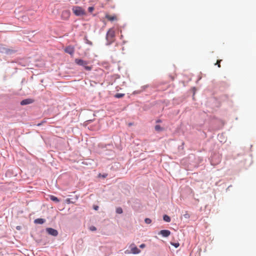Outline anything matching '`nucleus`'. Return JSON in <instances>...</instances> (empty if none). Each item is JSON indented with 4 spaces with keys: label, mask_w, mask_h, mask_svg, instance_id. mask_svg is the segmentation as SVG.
Returning a JSON list of instances; mask_svg holds the SVG:
<instances>
[{
    "label": "nucleus",
    "mask_w": 256,
    "mask_h": 256,
    "mask_svg": "<svg viewBox=\"0 0 256 256\" xmlns=\"http://www.w3.org/2000/svg\"><path fill=\"white\" fill-rule=\"evenodd\" d=\"M90 230L92 231H95L96 230V228L95 226H92L90 228Z\"/></svg>",
    "instance_id": "nucleus-21"
},
{
    "label": "nucleus",
    "mask_w": 256,
    "mask_h": 256,
    "mask_svg": "<svg viewBox=\"0 0 256 256\" xmlns=\"http://www.w3.org/2000/svg\"><path fill=\"white\" fill-rule=\"evenodd\" d=\"M34 102V100L32 98L24 99L20 102V104L22 106L26 105L32 104Z\"/></svg>",
    "instance_id": "nucleus-8"
},
{
    "label": "nucleus",
    "mask_w": 256,
    "mask_h": 256,
    "mask_svg": "<svg viewBox=\"0 0 256 256\" xmlns=\"http://www.w3.org/2000/svg\"><path fill=\"white\" fill-rule=\"evenodd\" d=\"M70 14V12L68 10H64L62 13V18L64 20H67Z\"/></svg>",
    "instance_id": "nucleus-6"
},
{
    "label": "nucleus",
    "mask_w": 256,
    "mask_h": 256,
    "mask_svg": "<svg viewBox=\"0 0 256 256\" xmlns=\"http://www.w3.org/2000/svg\"><path fill=\"white\" fill-rule=\"evenodd\" d=\"M158 234L164 237H168L170 234V232L167 230H161Z\"/></svg>",
    "instance_id": "nucleus-9"
},
{
    "label": "nucleus",
    "mask_w": 256,
    "mask_h": 256,
    "mask_svg": "<svg viewBox=\"0 0 256 256\" xmlns=\"http://www.w3.org/2000/svg\"><path fill=\"white\" fill-rule=\"evenodd\" d=\"M163 219L164 221L166 222H170V217L168 215H164L163 217Z\"/></svg>",
    "instance_id": "nucleus-15"
},
{
    "label": "nucleus",
    "mask_w": 256,
    "mask_h": 256,
    "mask_svg": "<svg viewBox=\"0 0 256 256\" xmlns=\"http://www.w3.org/2000/svg\"><path fill=\"white\" fill-rule=\"evenodd\" d=\"M72 10L76 16H82L86 14V10L82 8L79 6H73Z\"/></svg>",
    "instance_id": "nucleus-2"
},
{
    "label": "nucleus",
    "mask_w": 256,
    "mask_h": 256,
    "mask_svg": "<svg viewBox=\"0 0 256 256\" xmlns=\"http://www.w3.org/2000/svg\"><path fill=\"white\" fill-rule=\"evenodd\" d=\"M124 96V94H116L114 96L116 98H122Z\"/></svg>",
    "instance_id": "nucleus-16"
},
{
    "label": "nucleus",
    "mask_w": 256,
    "mask_h": 256,
    "mask_svg": "<svg viewBox=\"0 0 256 256\" xmlns=\"http://www.w3.org/2000/svg\"><path fill=\"white\" fill-rule=\"evenodd\" d=\"M130 248L131 252L134 254H138L140 252V250L134 244L130 246Z\"/></svg>",
    "instance_id": "nucleus-7"
},
{
    "label": "nucleus",
    "mask_w": 256,
    "mask_h": 256,
    "mask_svg": "<svg viewBox=\"0 0 256 256\" xmlns=\"http://www.w3.org/2000/svg\"><path fill=\"white\" fill-rule=\"evenodd\" d=\"M75 63L79 66H83L84 68V69L86 70L90 71L92 69V67L90 66H87V64L88 62L85 60H84L82 59L76 58L74 60Z\"/></svg>",
    "instance_id": "nucleus-3"
},
{
    "label": "nucleus",
    "mask_w": 256,
    "mask_h": 256,
    "mask_svg": "<svg viewBox=\"0 0 256 256\" xmlns=\"http://www.w3.org/2000/svg\"><path fill=\"white\" fill-rule=\"evenodd\" d=\"M162 122V121H161V120H156V122Z\"/></svg>",
    "instance_id": "nucleus-25"
},
{
    "label": "nucleus",
    "mask_w": 256,
    "mask_h": 256,
    "mask_svg": "<svg viewBox=\"0 0 256 256\" xmlns=\"http://www.w3.org/2000/svg\"><path fill=\"white\" fill-rule=\"evenodd\" d=\"M116 213L118 214H122V210L121 208L119 207V208H116Z\"/></svg>",
    "instance_id": "nucleus-17"
},
{
    "label": "nucleus",
    "mask_w": 256,
    "mask_h": 256,
    "mask_svg": "<svg viewBox=\"0 0 256 256\" xmlns=\"http://www.w3.org/2000/svg\"><path fill=\"white\" fill-rule=\"evenodd\" d=\"M46 220L44 218H37L34 220V222L36 224H42L45 222Z\"/></svg>",
    "instance_id": "nucleus-12"
},
{
    "label": "nucleus",
    "mask_w": 256,
    "mask_h": 256,
    "mask_svg": "<svg viewBox=\"0 0 256 256\" xmlns=\"http://www.w3.org/2000/svg\"><path fill=\"white\" fill-rule=\"evenodd\" d=\"M98 206H96L94 208V210H98Z\"/></svg>",
    "instance_id": "nucleus-24"
},
{
    "label": "nucleus",
    "mask_w": 256,
    "mask_h": 256,
    "mask_svg": "<svg viewBox=\"0 0 256 256\" xmlns=\"http://www.w3.org/2000/svg\"><path fill=\"white\" fill-rule=\"evenodd\" d=\"M155 130L157 132H161L164 130V128L160 125H156L154 127Z\"/></svg>",
    "instance_id": "nucleus-13"
},
{
    "label": "nucleus",
    "mask_w": 256,
    "mask_h": 256,
    "mask_svg": "<svg viewBox=\"0 0 256 256\" xmlns=\"http://www.w3.org/2000/svg\"><path fill=\"white\" fill-rule=\"evenodd\" d=\"M115 37V31L114 28H112L109 29L108 31L106 39L108 42V44H110L112 42H113L114 40Z\"/></svg>",
    "instance_id": "nucleus-1"
},
{
    "label": "nucleus",
    "mask_w": 256,
    "mask_h": 256,
    "mask_svg": "<svg viewBox=\"0 0 256 256\" xmlns=\"http://www.w3.org/2000/svg\"><path fill=\"white\" fill-rule=\"evenodd\" d=\"M16 229H17V230H20V226H18L16 227Z\"/></svg>",
    "instance_id": "nucleus-26"
},
{
    "label": "nucleus",
    "mask_w": 256,
    "mask_h": 256,
    "mask_svg": "<svg viewBox=\"0 0 256 256\" xmlns=\"http://www.w3.org/2000/svg\"><path fill=\"white\" fill-rule=\"evenodd\" d=\"M126 253H127V254H129L130 252H126Z\"/></svg>",
    "instance_id": "nucleus-27"
},
{
    "label": "nucleus",
    "mask_w": 256,
    "mask_h": 256,
    "mask_svg": "<svg viewBox=\"0 0 256 256\" xmlns=\"http://www.w3.org/2000/svg\"><path fill=\"white\" fill-rule=\"evenodd\" d=\"M0 52L2 53H5L6 54H12L16 52V50L6 48L4 46L0 45Z\"/></svg>",
    "instance_id": "nucleus-4"
},
{
    "label": "nucleus",
    "mask_w": 256,
    "mask_h": 256,
    "mask_svg": "<svg viewBox=\"0 0 256 256\" xmlns=\"http://www.w3.org/2000/svg\"><path fill=\"white\" fill-rule=\"evenodd\" d=\"M144 222L146 224H150L152 222V220L148 218H146L145 220H144Z\"/></svg>",
    "instance_id": "nucleus-18"
},
{
    "label": "nucleus",
    "mask_w": 256,
    "mask_h": 256,
    "mask_svg": "<svg viewBox=\"0 0 256 256\" xmlns=\"http://www.w3.org/2000/svg\"><path fill=\"white\" fill-rule=\"evenodd\" d=\"M65 52L70 54H72L74 52V49L71 46H68L66 48Z\"/></svg>",
    "instance_id": "nucleus-11"
},
{
    "label": "nucleus",
    "mask_w": 256,
    "mask_h": 256,
    "mask_svg": "<svg viewBox=\"0 0 256 256\" xmlns=\"http://www.w3.org/2000/svg\"><path fill=\"white\" fill-rule=\"evenodd\" d=\"M145 246H146V244H141L140 246V248H144Z\"/></svg>",
    "instance_id": "nucleus-23"
},
{
    "label": "nucleus",
    "mask_w": 256,
    "mask_h": 256,
    "mask_svg": "<svg viewBox=\"0 0 256 256\" xmlns=\"http://www.w3.org/2000/svg\"><path fill=\"white\" fill-rule=\"evenodd\" d=\"M221 61H222V60H217V62H216L215 64H216V65H218V68H220V62H221Z\"/></svg>",
    "instance_id": "nucleus-19"
},
{
    "label": "nucleus",
    "mask_w": 256,
    "mask_h": 256,
    "mask_svg": "<svg viewBox=\"0 0 256 256\" xmlns=\"http://www.w3.org/2000/svg\"><path fill=\"white\" fill-rule=\"evenodd\" d=\"M106 18L110 22H113L117 20V16L116 15L114 14L112 16H110V14H106L105 16Z\"/></svg>",
    "instance_id": "nucleus-10"
},
{
    "label": "nucleus",
    "mask_w": 256,
    "mask_h": 256,
    "mask_svg": "<svg viewBox=\"0 0 256 256\" xmlns=\"http://www.w3.org/2000/svg\"><path fill=\"white\" fill-rule=\"evenodd\" d=\"M94 10V8L93 6H90L88 8V10L90 12H92Z\"/></svg>",
    "instance_id": "nucleus-20"
},
{
    "label": "nucleus",
    "mask_w": 256,
    "mask_h": 256,
    "mask_svg": "<svg viewBox=\"0 0 256 256\" xmlns=\"http://www.w3.org/2000/svg\"><path fill=\"white\" fill-rule=\"evenodd\" d=\"M171 244L174 246V247L176 248H178L180 246V244L178 243H172Z\"/></svg>",
    "instance_id": "nucleus-22"
},
{
    "label": "nucleus",
    "mask_w": 256,
    "mask_h": 256,
    "mask_svg": "<svg viewBox=\"0 0 256 256\" xmlns=\"http://www.w3.org/2000/svg\"><path fill=\"white\" fill-rule=\"evenodd\" d=\"M46 232L49 234L52 235V236H56L58 234V231L52 228H46Z\"/></svg>",
    "instance_id": "nucleus-5"
},
{
    "label": "nucleus",
    "mask_w": 256,
    "mask_h": 256,
    "mask_svg": "<svg viewBox=\"0 0 256 256\" xmlns=\"http://www.w3.org/2000/svg\"><path fill=\"white\" fill-rule=\"evenodd\" d=\"M50 200H52L54 202H60V200L58 198H56V196H50Z\"/></svg>",
    "instance_id": "nucleus-14"
}]
</instances>
